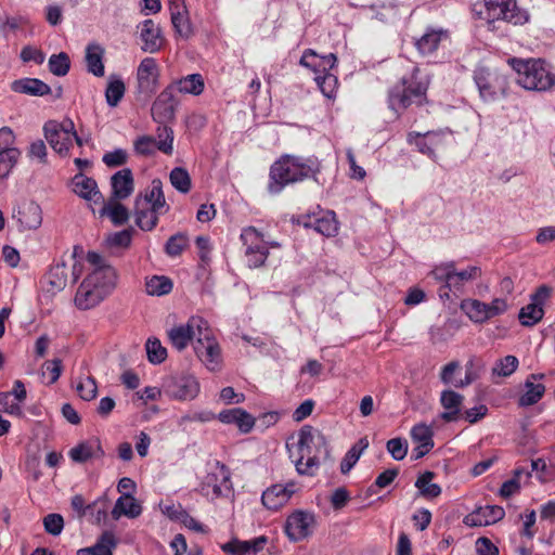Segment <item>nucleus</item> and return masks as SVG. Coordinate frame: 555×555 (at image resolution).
<instances>
[{
    "mask_svg": "<svg viewBox=\"0 0 555 555\" xmlns=\"http://www.w3.org/2000/svg\"><path fill=\"white\" fill-rule=\"evenodd\" d=\"M321 168V162L314 155L282 154L270 166L267 190L271 195H278L288 185L307 179L317 180Z\"/></svg>",
    "mask_w": 555,
    "mask_h": 555,
    "instance_id": "obj_1",
    "label": "nucleus"
},
{
    "mask_svg": "<svg viewBox=\"0 0 555 555\" xmlns=\"http://www.w3.org/2000/svg\"><path fill=\"white\" fill-rule=\"evenodd\" d=\"M299 457L295 461L299 475L313 476L322 462L331 459V448L325 435L311 425H304L298 431Z\"/></svg>",
    "mask_w": 555,
    "mask_h": 555,
    "instance_id": "obj_2",
    "label": "nucleus"
},
{
    "mask_svg": "<svg viewBox=\"0 0 555 555\" xmlns=\"http://www.w3.org/2000/svg\"><path fill=\"white\" fill-rule=\"evenodd\" d=\"M472 13L489 25L500 20L514 25L528 22L527 12L517 7L516 0H482L473 4Z\"/></svg>",
    "mask_w": 555,
    "mask_h": 555,
    "instance_id": "obj_3",
    "label": "nucleus"
},
{
    "mask_svg": "<svg viewBox=\"0 0 555 555\" xmlns=\"http://www.w3.org/2000/svg\"><path fill=\"white\" fill-rule=\"evenodd\" d=\"M518 74L517 82L527 90L548 91L555 86V74L544 60H513Z\"/></svg>",
    "mask_w": 555,
    "mask_h": 555,
    "instance_id": "obj_4",
    "label": "nucleus"
},
{
    "mask_svg": "<svg viewBox=\"0 0 555 555\" xmlns=\"http://www.w3.org/2000/svg\"><path fill=\"white\" fill-rule=\"evenodd\" d=\"M427 85L415 80L414 74L402 77L388 90V106L396 113H400L411 105H423L427 98Z\"/></svg>",
    "mask_w": 555,
    "mask_h": 555,
    "instance_id": "obj_5",
    "label": "nucleus"
},
{
    "mask_svg": "<svg viewBox=\"0 0 555 555\" xmlns=\"http://www.w3.org/2000/svg\"><path fill=\"white\" fill-rule=\"evenodd\" d=\"M87 261L93 266V270L85 279L93 286L101 287L107 295L112 294L118 281L117 270L107 260L95 251L87 254Z\"/></svg>",
    "mask_w": 555,
    "mask_h": 555,
    "instance_id": "obj_6",
    "label": "nucleus"
},
{
    "mask_svg": "<svg viewBox=\"0 0 555 555\" xmlns=\"http://www.w3.org/2000/svg\"><path fill=\"white\" fill-rule=\"evenodd\" d=\"M474 81L480 98L486 102H493L506 95L508 83L505 76L486 67H477L474 70Z\"/></svg>",
    "mask_w": 555,
    "mask_h": 555,
    "instance_id": "obj_7",
    "label": "nucleus"
},
{
    "mask_svg": "<svg viewBox=\"0 0 555 555\" xmlns=\"http://www.w3.org/2000/svg\"><path fill=\"white\" fill-rule=\"evenodd\" d=\"M44 138L50 146L60 155H67L72 146V135L76 132L72 119L62 122L49 120L43 126Z\"/></svg>",
    "mask_w": 555,
    "mask_h": 555,
    "instance_id": "obj_8",
    "label": "nucleus"
},
{
    "mask_svg": "<svg viewBox=\"0 0 555 555\" xmlns=\"http://www.w3.org/2000/svg\"><path fill=\"white\" fill-rule=\"evenodd\" d=\"M232 490L229 467L220 461L215 462L214 468L204 477L201 491L205 495L211 493L212 499L227 496Z\"/></svg>",
    "mask_w": 555,
    "mask_h": 555,
    "instance_id": "obj_9",
    "label": "nucleus"
},
{
    "mask_svg": "<svg viewBox=\"0 0 555 555\" xmlns=\"http://www.w3.org/2000/svg\"><path fill=\"white\" fill-rule=\"evenodd\" d=\"M293 222L307 229H314L327 237L335 236L338 232V221L333 210L319 209L318 212L298 215L293 218Z\"/></svg>",
    "mask_w": 555,
    "mask_h": 555,
    "instance_id": "obj_10",
    "label": "nucleus"
},
{
    "mask_svg": "<svg viewBox=\"0 0 555 555\" xmlns=\"http://www.w3.org/2000/svg\"><path fill=\"white\" fill-rule=\"evenodd\" d=\"M203 330H207V321L201 317H192L185 324L170 328L167 334L172 347L182 351L194 338L203 335Z\"/></svg>",
    "mask_w": 555,
    "mask_h": 555,
    "instance_id": "obj_11",
    "label": "nucleus"
},
{
    "mask_svg": "<svg viewBox=\"0 0 555 555\" xmlns=\"http://www.w3.org/2000/svg\"><path fill=\"white\" fill-rule=\"evenodd\" d=\"M194 351L201 362L209 370L217 371L221 365V349L212 336L209 326L203 330V335L198 336L194 343Z\"/></svg>",
    "mask_w": 555,
    "mask_h": 555,
    "instance_id": "obj_12",
    "label": "nucleus"
},
{
    "mask_svg": "<svg viewBox=\"0 0 555 555\" xmlns=\"http://www.w3.org/2000/svg\"><path fill=\"white\" fill-rule=\"evenodd\" d=\"M317 525L315 515L311 512L297 509L285 521L284 531L293 542H299L313 533Z\"/></svg>",
    "mask_w": 555,
    "mask_h": 555,
    "instance_id": "obj_13",
    "label": "nucleus"
},
{
    "mask_svg": "<svg viewBox=\"0 0 555 555\" xmlns=\"http://www.w3.org/2000/svg\"><path fill=\"white\" fill-rule=\"evenodd\" d=\"M552 288L547 285H541L530 296L531 302L522 307L519 311L518 319L524 326H533L539 323L543 315V306L551 296Z\"/></svg>",
    "mask_w": 555,
    "mask_h": 555,
    "instance_id": "obj_14",
    "label": "nucleus"
},
{
    "mask_svg": "<svg viewBox=\"0 0 555 555\" xmlns=\"http://www.w3.org/2000/svg\"><path fill=\"white\" fill-rule=\"evenodd\" d=\"M241 238L246 245V257L250 268H258L264 263L269 250L262 240V234L255 228L249 227L243 230Z\"/></svg>",
    "mask_w": 555,
    "mask_h": 555,
    "instance_id": "obj_15",
    "label": "nucleus"
},
{
    "mask_svg": "<svg viewBox=\"0 0 555 555\" xmlns=\"http://www.w3.org/2000/svg\"><path fill=\"white\" fill-rule=\"evenodd\" d=\"M179 99L172 87H166L155 99L151 107L152 118L156 124H168L176 119Z\"/></svg>",
    "mask_w": 555,
    "mask_h": 555,
    "instance_id": "obj_16",
    "label": "nucleus"
},
{
    "mask_svg": "<svg viewBox=\"0 0 555 555\" xmlns=\"http://www.w3.org/2000/svg\"><path fill=\"white\" fill-rule=\"evenodd\" d=\"M13 219L20 231L36 230L41 225L42 211L37 203L25 202L13 209Z\"/></svg>",
    "mask_w": 555,
    "mask_h": 555,
    "instance_id": "obj_17",
    "label": "nucleus"
},
{
    "mask_svg": "<svg viewBox=\"0 0 555 555\" xmlns=\"http://www.w3.org/2000/svg\"><path fill=\"white\" fill-rule=\"evenodd\" d=\"M159 69L155 59L144 57L138 66L137 79L141 91L154 93L158 86Z\"/></svg>",
    "mask_w": 555,
    "mask_h": 555,
    "instance_id": "obj_18",
    "label": "nucleus"
},
{
    "mask_svg": "<svg viewBox=\"0 0 555 555\" xmlns=\"http://www.w3.org/2000/svg\"><path fill=\"white\" fill-rule=\"evenodd\" d=\"M448 38V30L429 26L421 37L414 38V47L421 55H431L438 50L441 41Z\"/></svg>",
    "mask_w": 555,
    "mask_h": 555,
    "instance_id": "obj_19",
    "label": "nucleus"
},
{
    "mask_svg": "<svg viewBox=\"0 0 555 555\" xmlns=\"http://www.w3.org/2000/svg\"><path fill=\"white\" fill-rule=\"evenodd\" d=\"M140 39L143 44L141 50L147 53L158 52L164 44L160 27L153 20H144L139 24Z\"/></svg>",
    "mask_w": 555,
    "mask_h": 555,
    "instance_id": "obj_20",
    "label": "nucleus"
},
{
    "mask_svg": "<svg viewBox=\"0 0 555 555\" xmlns=\"http://www.w3.org/2000/svg\"><path fill=\"white\" fill-rule=\"evenodd\" d=\"M108 295L83 279L75 295V305L80 310H89L102 302Z\"/></svg>",
    "mask_w": 555,
    "mask_h": 555,
    "instance_id": "obj_21",
    "label": "nucleus"
},
{
    "mask_svg": "<svg viewBox=\"0 0 555 555\" xmlns=\"http://www.w3.org/2000/svg\"><path fill=\"white\" fill-rule=\"evenodd\" d=\"M337 56L334 53L318 55L312 49H307L299 61L304 67L311 69L315 76L330 73L336 66Z\"/></svg>",
    "mask_w": 555,
    "mask_h": 555,
    "instance_id": "obj_22",
    "label": "nucleus"
},
{
    "mask_svg": "<svg viewBox=\"0 0 555 555\" xmlns=\"http://www.w3.org/2000/svg\"><path fill=\"white\" fill-rule=\"evenodd\" d=\"M295 492V483L273 485L263 491L261 502L263 506L271 511H276L285 505Z\"/></svg>",
    "mask_w": 555,
    "mask_h": 555,
    "instance_id": "obj_23",
    "label": "nucleus"
},
{
    "mask_svg": "<svg viewBox=\"0 0 555 555\" xmlns=\"http://www.w3.org/2000/svg\"><path fill=\"white\" fill-rule=\"evenodd\" d=\"M112 196L114 201L128 198L134 190L133 175L130 168H124L111 177Z\"/></svg>",
    "mask_w": 555,
    "mask_h": 555,
    "instance_id": "obj_24",
    "label": "nucleus"
},
{
    "mask_svg": "<svg viewBox=\"0 0 555 555\" xmlns=\"http://www.w3.org/2000/svg\"><path fill=\"white\" fill-rule=\"evenodd\" d=\"M463 401L464 397L459 392L451 389L443 390L440 395V403L446 411L441 413V420L446 423L456 422L460 418Z\"/></svg>",
    "mask_w": 555,
    "mask_h": 555,
    "instance_id": "obj_25",
    "label": "nucleus"
},
{
    "mask_svg": "<svg viewBox=\"0 0 555 555\" xmlns=\"http://www.w3.org/2000/svg\"><path fill=\"white\" fill-rule=\"evenodd\" d=\"M544 374H530L525 382V392L518 399L519 406H530L538 403L545 393V386L537 380L543 379Z\"/></svg>",
    "mask_w": 555,
    "mask_h": 555,
    "instance_id": "obj_26",
    "label": "nucleus"
},
{
    "mask_svg": "<svg viewBox=\"0 0 555 555\" xmlns=\"http://www.w3.org/2000/svg\"><path fill=\"white\" fill-rule=\"evenodd\" d=\"M217 418L223 424H235L244 434L249 433L255 425V417L241 408L223 410Z\"/></svg>",
    "mask_w": 555,
    "mask_h": 555,
    "instance_id": "obj_27",
    "label": "nucleus"
},
{
    "mask_svg": "<svg viewBox=\"0 0 555 555\" xmlns=\"http://www.w3.org/2000/svg\"><path fill=\"white\" fill-rule=\"evenodd\" d=\"M105 49L98 42L88 43L85 50V63L88 73L95 77H103Z\"/></svg>",
    "mask_w": 555,
    "mask_h": 555,
    "instance_id": "obj_28",
    "label": "nucleus"
},
{
    "mask_svg": "<svg viewBox=\"0 0 555 555\" xmlns=\"http://www.w3.org/2000/svg\"><path fill=\"white\" fill-rule=\"evenodd\" d=\"M170 15L171 24L177 35L183 39H189L193 36L194 30L184 4L171 3Z\"/></svg>",
    "mask_w": 555,
    "mask_h": 555,
    "instance_id": "obj_29",
    "label": "nucleus"
},
{
    "mask_svg": "<svg viewBox=\"0 0 555 555\" xmlns=\"http://www.w3.org/2000/svg\"><path fill=\"white\" fill-rule=\"evenodd\" d=\"M440 142V135L435 132H427L426 134L410 132L408 134V143L414 145L420 153L431 159H436L435 147H437Z\"/></svg>",
    "mask_w": 555,
    "mask_h": 555,
    "instance_id": "obj_30",
    "label": "nucleus"
},
{
    "mask_svg": "<svg viewBox=\"0 0 555 555\" xmlns=\"http://www.w3.org/2000/svg\"><path fill=\"white\" fill-rule=\"evenodd\" d=\"M72 183L74 193L86 201L93 199L94 202H98L103 198L98 189L96 181L93 178L86 177L79 172L74 176Z\"/></svg>",
    "mask_w": 555,
    "mask_h": 555,
    "instance_id": "obj_31",
    "label": "nucleus"
},
{
    "mask_svg": "<svg viewBox=\"0 0 555 555\" xmlns=\"http://www.w3.org/2000/svg\"><path fill=\"white\" fill-rule=\"evenodd\" d=\"M11 89L16 93L31 96H44L52 92L51 87L38 78H21L11 83Z\"/></svg>",
    "mask_w": 555,
    "mask_h": 555,
    "instance_id": "obj_32",
    "label": "nucleus"
},
{
    "mask_svg": "<svg viewBox=\"0 0 555 555\" xmlns=\"http://www.w3.org/2000/svg\"><path fill=\"white\" fill-rule=\"evenodd\" d=\"M141 513V504L130 493H124L117 499L111 515L114 520H118L121 516L133 519L139 517Z\"/></svg>",
    "mask_w": 555,
    "mask_h": 555,
    "instance_id": "obj_33",
    "label": "nucleus"
},
{
    "mask_svg": "<svg viewBox=\"0 0 555 555\" xmlns=\"http://www.w3.org/2000/svg\"><path fill=\"white\" fill-rule=\"evenodd\" d=\"M168 87H172L176 95L177 93L198 95L204 91L205 83L201 74H191L173 80Z\"/></svg>",
    "mask_w": 555,
    "mask_h": 555,
    "instance_id": "obj_34",
    "label": "nucleus"
},
{
    "mask_svg": "<svg viewBox=\"0 0 555 555\" xmlns=\"http://www.w3.org/2000/svg\"><path fill=\"white\" fill-rule=\"evenodd\" d=\"M41 283L47 285V292H51L52 294L62 291L67 283L65 262L51 266L50 270L43 276Z\"/></svg>",
    "mask_w": 555,
    "mask_h": 555,
    "instance_id": "obj_35",
    "label": "nucleus"
},
{
    "mask_svg": "<svg viewBox=\"0 0 555 555\" xmlns=\"http://www.w3.org/2000/svg\"><path fill=\"white\" fill-rule=\"evenodd\" d=\"M104 451L99 440L83 441L70 449L69 457L76 463H86L92 457H102Z\"/></svg>",
    "mask_w": 555,
    "mask_h": 555,
    "instance_id": "obj_36",
    "label": "nucleus"
},
{
    "mask_svg": "<svg viewBox=\"0 0 555 555\" xmlns=\"http://www.w3.org/2000/svg\"><path fill=\"white\" fill-rule=\"evenodd\" d=\"M135 224L143 231H152L158 222V216L150 207L142 205L141 196L134 201Z\"/></svg>",
    "mask_w": 555,
    "mask_h": 555,
    "instance_id": "obj_37",
    "label": "nucleus"
},
{
    "mask_svg": "<svg viewBox=\"0 0 555 555\" xmlns=\"http://www.w3.org/2000/svg\"><path fill=\"white\" fill-rule=\"evenodd\" d=\"M199 392V383L192 375H182L175 382V396L181 400H192Z\"/></svg>",
    "mask_w": 555,
    "mask_h": 555,
    "instance_id": "obj_38",
    "label": "nucleus"
},
{
    "mask_svg": "<svg viewBox=\"0 0 555 555\" xmlns=\"http://www.w3.org/2000/svg\"><path fill=\"white\" fill-rule=\"evenodd\" d=\"M117 541L111 531H105L98 539L96 543L90 547L79 548L77 555H108L109 548H115Z\"/></svg>",
    "mask_w": 555,
    "mask_h": 555,
    "instance_id": "obj_39",
    "label": "nucleus"
},
{
    "mask_svg": "<svg viewBox=\"0 0 555 555\" xmlns=\"http://www.w3.org/2000/svg\"><path fill=\"white\" fill-rule=\"evenodd\" d=\"M126 92V86L118 75H111L108 77L107 86L105 89L106 103L111 107H116L122 100Z\"/></svg>",
    "mask_w": 555,
    "mask_h": 555,
    "instance_id": "obj_40",
    "label": "nucleus"
},
{
    "mask_svg": "<svg viewBox=\"0 0 555 555\" xmlns=\"http://www.w3.org/2000/svg\"><path fill=\"white\" fill-rule=\"evenodd\" d=\"M481 273V270L479 267L472 266L464 270L456 271L455 266L453 264L450 284H449V291L459 292L462 289L464 284L468 281L475 280L477 276H479Z\"/></svg>",
    "mask_w": 555,
    "mask_h": 555,
    "instance_id": "obj_41",
    "label": "nucleus"
},
{
    "mask_svg": "<svg viewBox=\"0 0 555 555\" xmlns=\"http://www.w3.org/2000/svg\"><path fill=\"white\" fill-rule=\"evenodd\" d=\"M369 447V440L366 437L358 440L356 444H353L345 454L341 463H340V472L341 474H348L353 466L359 461L361 454Z\"/></svg>",
    "mask_w": 555,
    "mask_h": 555,
    "instance_id": "obj_42",
    "label": "nucleus"
},
{
    "mask_svg": "<svg viewBox=\"0 0 555 555\" xmlns=\"http://www.w3.org/2000/svg\"><path fill=\"white\" fill-rule=\"evenodd\" d=\"M100 214L101 216H108L115 225H122L129 219L128 209L119 201L112 198L103 206Z\"/></svg>",
    "mask_w": 555,
    "mask_h": 555,
    "instance_id": "obj_43",
    "label": "nucleus"
},
{
    "mask_svg": "<svg viewBox=\"0 0 555 555\" xmlns=\"http://www.w3.org/2000/svg\"><path fill=\"white\" fill-rule=\"evenodd\" d=\"M435 478V473L426 470L415 481V487L420 490L422 496L427 499H435L441 494V487L437 483H431Z\"/></svg>",
    "mask_w": 555,
    "mask_h": 555,
    "instance_id": "obj_44",
    "label": "nucleus"
},
{
    "mask_svg": "<svg viewBox=\"0 0 555 555\" xmlns=\"http://www.w3.org/2000/svg\"><path fill=\"white\" fill-rule=\"evenodd\" d=\"M173 283L165 275H153L145 281L146 293L151 296H164L172 291Z\"/></svg>",
    "mask_w": 555,
    "mask_h": 555,
    "instance_id": "obj_45",
    "label": "nucleus"
},
{
    "mask_svg": "<svg viewBox=\"0 0 555 555\" xmlns=\"http://www.w3.org/2000/svg\"><path fill=\"white\" fill-rule=\"evenodd\" d=\"M157 149L166 155L173 153V129L167 124H158L156 128Z\"/></svg>",
    "mask_w": 555,
    "mask_h": 555,
    "instance_id": "obj_46",
    "label": "nucleus"
},
{
    "mask_svg": "<svg viewBox=\"0 0 555 555\" xmlns=\"http://www.w3.org/2000/svg\"><path fill=\"white\" fill-rule=\"evenodd\" d=\"M462 310L475 323H483L487 321L486 302L477 299L463 300Z\"/></svg>",
    "mask_w": 555,
    "mask_h": 555,
    "instance_id": "obj_47",
    "label": "nucleus"
},
{
    "mask_svg": "<svg viewBox=\"0 0 555 555\" xmlns=\"http://www.w3.org/2000/svg\"><path fill=\"white\" fill-rule=\"evenodd\" d=\"M453 264H454V262L442 263L440 266L435 267L430 272V275L436 281L444 283L439 289V296L442 299L449 298V284H450Z\"/></svg>",
    "mask_w": 555,
    "mask_h": 555,
    "instance_id": "obj_48",
    "label": "nucleus"
},
{
    "mask_svg": "<svg viewBox=\"0 0 555 555\" xmlns=\"http://www.w3.org/2000/svg\"><path fill=\"white\" fill-rule=\"evenodd\" d=\"M170 183L180 193L186 194L192 188L191 177L186 169L175 167L169 175Z\"/></svg>",
    "mask_w": 555,
    "mask_h": 555,
    "instance_id": "obj_49",
    "label": "nucleus"
},
{
    "mask_svg": "<svg viewBox=\"0 0 555 555\" xmlns=\"http://www.w3.org/2000/svg\"><path fill=\"white\" fill-rule=\"evenodd\" d=\"M48 66L49 70L57 77L67 75L70 69V60L68 54L65 52L52 54L49 59Z\"/></svg>",
    "mask_w": 555,
    "mask_h": 555,
    "instance_id": "obj_50",
    "label": "nucleus"
},
{
    "mask_svg": "<svg viewBox=\"0 0 555 555\" xmlns=\"http://www.w3.org/2000/svg\"><path fill=\"white\" fill-rule=\"evenodd\" d=\"M147 360L152 364H160L167 358V349L162 346L160 340L156 337H151L145 344Z\"/></svg>",
    "mask_w": 555,
    "mask_h": 555,
    "instance_id": "obj_51",
    "label": "nucleus"
},
{
    "mask_svg": "<svg viewBox=\"0 0 555 555\" xmlns=\"http://www.w3.org/2000/svg\"><path fill=\"white\" fill-rule=\"evenodd\" d=\"M518 365L519 361L515 356H505L495 362L492 367V375L508 377L517 370Z\"/></svg>",
    "mask_w": 555,
    "mask_h": 555,
    "instance_id": "obj_52",
    "label": "nucleus"
},
{
    "mask_svg": "<svg viewBox=\"0 0 555 555\" xmlns=\"http://www.w3.org/2000/svg\"><path fill=\"white\" fill-rule=\"evenodd\" d=\"M314 80L320 88L321 92L328 99L336 96L338 79L332 73H325L323 75H317Z\"/></svg>",
    "mask_w": 555,
    "mask_h": 555,
    "instance_id": "obj_53",
    "label": "nucleus"
},
{
    "mask_svg": "<svg viewBox=\"0 0 555 555\" xmlns=\"http://www.w3.org/2000/svg\"><path fill=\"white\" fill-rule=\"evenodd\" d=\"M157 140L152 135H140L133 142V151L137 155L150 157L156 153Z\"/></svg>",
    "mask_w": 555,
    "mask_h": 555,
    "instance_id": "obj_54",
    "label": "nucleus"
},
{
    "mask_svg": "<svg viewBox=\"0 0 555 555\" xmlns=\"http://www.w3.org/2000/svg\"><path fill=\"white\" fill-rule=\"evenodd\" d=\"M21 150H0V177L5 178L17 164Z\"/></svg>",
    "mask_w": 555,
    "mask_h": 555,
    "instance_id": "obj_55",
    "label": "nucleus"
},
{
    "mask_svg": "<svg viewBox=\"0 0 555 555\" xmlns=\"http://www.w3.org/2000/svg\"><path fill=\"white\" fill-rule=\"evenodd\" d=\"M188 235L185 233L179 232L171 235L165 244V253L169 257L180 256L188 246Z\"/></svg>",
    "mask_w": 555,
    "mask_h": 555,
    "instance_id": "obj_56",
    "label": "nucleus"
},
{
    "mask_svg": "<svg viewBox=\"0 0 555 555\" xmlns=\"http://www.w3.org/2000/svg\"><path fill=\"white\" fill-rule=\"evenodd\" d=\"M434 433L429 426L426 424H416L411 429V438L413 442L417 444L429 446V448H434L433 440Z\"/></svg>",
    "mask_w": 555,
    "mask_h": 555,
    "instance_id": "obj_57",
    "label": "nucleus"
},
{
    "mask_svg": "<svg viewBox=\"0 0 555 555\" xmlns=\"http://www.w3.org/2000/svg\"><path fill=\"white\" fill-rule=\"evenodd\" d=\"M399 475V468H388L377 476L375 482L367 489V494L372 495L376 493V488H386L389 486L395 478Z\"/></svg>",
    "mask_w": 555,
    "mask_h": 555,
    "instance_id": "obj_58",
    "label": "nucleus"
},
{
    "mask_svg": "<svg viewBox=\"0 0 555 555\" xmlns=\"http://www.w3.org/2000/svg\"><path fill=\"white\" fill-rule=\"evenodd\" d=\"M386 449L393 460L401 461L408 453V441L403 438H392L387 441Z\"/></svg>",
    "mask_w": 555,
    "mask_h": 555,
    "instance_id": "obj_59",
    "label": "nucleus"
},
{
    "mask_svg": "<svg viewBox=\"0 0 555 555\" xmlns=\"http://www.w3.org/2000/svg\"><path fill=\"white\" fill-rule=\"evenodd\" d=\"M76 390L79 397L85 401L94 399L98 393V386L94 377L88 376L86 379L79 382Z\"/></svg>",
    "mask_w": 555,
    "mask_h": 555,
    "instance_id": "obj_60",
    "label": "nucleus"
},
{
    "mask_svg": "<svg viewBox=\"0 0 555 555\" xmlns=\"http://www.w3.org/2000/svg\"><path fill=\"white\" fill-rule=\"evenodd\" d=\"M43 527L44 530L51 534V535H59L61 534L63 528H64V519L62 515L52 513L48 514L43 518Z\"/></svg>",
    "mask_w": 555,
    "mask_h": 555,
    "instance_id": "obj_61",
    "label": "nucleus"
},
{
    "mask_svg": "<svg viewBox=\"0 0 555 555\" xmlns=\"http://www.w3.org/2000/svg\"><path fill=\"white\" fill-rule=\"evenodd\" d=\"M102 160L109 168L119 167L127 163L128 154L122 149H115L112 152L105 153Z\"/></svg>",
    "mask_w": 555,
    "mask_h": 555,
    "instance_id": "obj_62",
    "label": "nucleus"
},
{
    "mask_svg": "<svg viewBox=\"0 0 555 555\" xmlns=\"http://www.w3.org/2000/svg\"><path fill=\"white\" fill-rule=\"evenodd\" d=\"M222 551L231 555H246L249 554L247 541L232 539L221 546Z\"/></svg>",
    "mask_w": 555,
    "mask_h": 555,
    "instance_id": "obj_63",
    "label": "nucleus"
},
{
    "mask_svg": "<svg viewBox=\"0 0 555 555\" xmlns=\"http://www.w3.org/2000/svg\"><path fill=\"white\" fill-rule=\"evenodd\" d=\"M476 553L478 555H499L500 551L489 538L480 537L476 540Z\"/></svg>",
    "mask_w": 555,
    "mask_h": 555,
    "instance_id": "obj_64",
    "label": "nucleus"
}]
</instances>
